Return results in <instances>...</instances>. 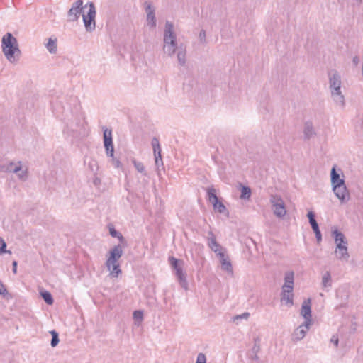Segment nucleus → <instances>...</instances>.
Listing matches in <instances>:
<instances>
[{
	"mask_svg": "<svg viewBox=\"0 0 363 363\" xmlns=\"http://www.w3.org/2000/svg\"><path fill=\"white\" fill-rule=\"evenodd\" d=\"M217 256L220 259L221 269L232 275L233 274V266L228 256L224 252H219Z\"/></svg>",
	"mask_w": 363,
	"mask_h": 363,
	"instance_id": "15",
	"label": "nucleus"
},
{
	"mask_svg": "<svg viewBox=\"0 0 363 363\" xmlns=\"http://www.w3.org/2000/svg\"><path fill=\"white\" fill-rule=\"evenodd\" d=\"M145 10L147 13V26L150 28L156 27L157 21L155 17V9L149 1H145L144 3Z\"/></svg>",
	"mask_w": 363,
	"mask_h": 363,
	"instance_id": "10",
	"label": "nucleus"
},
{
	"mask_svg": "<svg viewBox=\"0 0 363 363\" xmlns=\"http://www.w3.org/2000/svg\"><path fill=\"white\" fill-rule=\"evenodd\" d=\"M40 296L47 304L52 305L53 303V298L49 291L46 290L40 291Z\"/></svg>",
	"mask_w": 363,
	"mask_h": 363,
	"instance_id": "30",
	"label": "nucleus"
},
{
	"mask_svg": "<svg viewBox=\"0 0 363 363\" xmlns=\"http://www.w3.org/2000/svg\"><path fill=\"white\" fill-rule=\"evenodd\" d=\"M106 267L108 270L110 272V275L112 277H118L120 274H121V270L120 269V264L118 262L112 264L106 263Z\"/></svg>",
	"mask_w": 363,
	"mask_h": 363,
	"instance_id": "22",
	"label": "nucleus"
},
{
	"mask_svg": "<svg viewBox=\"0 0 363 363\" xmlns=\"http://www.w3.org/2000/svg\"><path fill=\"white\" fill-rule=\"evenodd\" d=\"M294 273L292 271H288L285 273L284 284L282 286V290L286 289L289 291H293L294 289Z\"/></svg>",
	"mask_w": 363,
	"mask_h": 363,
	"instance_id": "18",
	"label": "nucleus"
},
{
	"mask_svg": "<svg viewBox=\"0 0 363 363\" xmlns=\"http://www.w3.org/2000/svg\"><path fill=\"white\" fill-rule=\"evenodd\" d=\"M311 325V323L304 322L302 325H299L294 331L292 334V339L296 341L302 340L308 331Z\"/></svg>",
	"mask_w": 363,
	"mask_h": 363,
	"instance_id": "13",
	"label": "nucleus"
},
{
	"mask_svg": "<svg viewBox=\"0 0 363 363\" xmlns=\"http://www.w3.org/2000/svg\"><path fill=\"white\" fill-rule=\"evenodd\" d=\"M301 315L305 319L304 322L312 323L311 299L304 300L301 306Z\"/></svg>",
	"mask_w": 363,
	"mask_h": 363,
	"instance_id": "14",
	"label": "nucleus"
},
{
	"mask_svg": "<svg viewBox=\"0 0 363 363\" xmlns=\"http://www.w3.org/2000/svg\"><path fill=\"white\" fill-rule=\"evenodd\" d=\"M103 138L104 145L107 156L112 158L113 164L116 167H120L121 166V162L119 161V160L114 157V148L113 145L112 130L111 129L106 128L104 130Z\"/></svg>",
	"mask_w": 363,
	"mask_h": 363,
	"instance_id": "6",
	"label": "nucleus"
},
{
	"mask_svg": "<svg viewBox=\"0 0 363 363\" xmlns=\"http://www.w3.org/2000/svg\"><path fill=\"white\" fill-rule=\"evenodd\" d=\"M18 164V165H16L14 162H10L6 165L1 166L0 170L7 172L18 173L21 170V162H19Z\"/></svg>",
	"mask_w": 363,
	"mask_h": 363,
	"instance_id": "20",
	"label": "nucleus"
},
{
	"mask_svg": "<svg viewBox=\"0 0 363 363\" xmlns=\"http://www.w3.org/2000/svg\"><path fill=\"white\" fill-rule=\"evenodd\" d=\"M45 47L50 53L55 54L57 50V39L56 38L52 39V38H50L48 39L47 44L45 45Z\"/></svg>",
	"mask_w": 363,
	"mask_h": 363,
	"instance_id": "25",
	"label": "nucleus"
},
{
	"mask_svg": "<svg viewBox=\"0 0 363 363\" xmlns=\"http://www.w3.org/2000/svg\"><path fill=\"white\" fill-rule=\"evenodd\" d=\"M169 262L171 267L175 271V275L180 284V286L185 290L188 289L189 284L186 280V274L183 272L182 266L180 263L183 264V261L178 259L174 257H169Z\"/></svg>",
	"mask_w": 363,
	"mask_h": 363,
	"instance_id": "7",
	"label": "nucleus"
},
{
	"mask_svg": "<svg viewBox=\"0 0 363 363\" xmlns=\"http://www.w3.org/2000/svg\"><path fill=\"white\" fill-rule=\"evenodd\" d=\"M251 189L249 186H241V194L240 199H249L251 196Z\"/></svg>",
	"mask_w": 363,
	"mask_h": 363,
	"instance_id": "31",
	"label": "nucleus"
},
{
	"mask_svg": "<svg viewBox=\"0 0 363 363\" xmlns=\"http://www.w3.org/2000/svg\"><path fill=\"white\" fill-rule=\"evenodd\" d=\"M360 1H362V0H360Z\"/></svg>",
	"mask_w": 363,
	"mask_h": 363,
	"instance_id": "47",
	"label": "nucleus"
},
{
	"mask_svg": "<svg viewBox=\"0 0 363 363\" xmlns=\"http://www.w3.org/2000/svg\"><path fill=\"white\" fill-rule=\"evenodd\" d=\"M332 235L336 245H338V243H340V245L348 244L345 235L337 228L332 231Z\"/></svg>",
	"mask_w": 363,
	"mask_h": 363,
	"instance_id": "19",
	"label": "nucleus"
},
{
	"mask_svg": "<svg viewBox=\"0 0 363 363\" xmlns=\"http://www.w3.org/2000/svg\"><path fill=\"white\" fill-rule=\"evenodd\" d=\"M315 235L317 242L319 244L322 241V234L320 229L317 231H313Z\"/></svg>",
	"mask_w": 363,
	"mask_h": 363,
	"instance_id": "41",
	"label": "nucleus"
},
{
	"mask_svg": "<svg viewBox=\"0 0 363 363\" xmlns=\"http://www.w3.org/2000/svg\"><path fill=\"white\" fill-rule=\"evenodd\" d=\"M17 265H18V263L16 260L13 261L12 262V271L13 272V274H16L17 273Z\"/></svg>",
	"mask_w": 363,
	"mask_h": 363,
	"instance_id": "45",
	"label": "nucleus"
},
{
	"mask_svg": "<svg viewBox=\"0 0 363 363\" xmlns=\"http://www.w3.org/2000/svg\"><path fill=\"white\" fill-rule=\"evenodd\" d=\"M207 199L212 203L215 211L219 213H223L226 216L229 215V212L225 206L219 200L216 195V190L213 186L207 188Z\"/></svg>",
	"mask_w": 363,
	"mask_h": 363,
	"instance_id": "8",
	"label": "nucleus"
},
{
	"mask_svg": "<svg viewBox=\"0 0 363 363\" xmlns=\"http://www.w3.org/2000/svg\"><path fill=\"white\" fill-rule=\"evenodd\" d=\"M249 317H250V313L248 312H245L241 315H235L233 318V320L235 322V321H238V320H242V319L247 320V319H248Z\"/></svg>",
	"mask_w": 363,
	"mask_h": 363,
	"instance_id": "37",
	"label": "nucleus"
},
{
	"mask_svg": "<svg viewBox=\"0 0 363 363\" xmlns=\"http://www.w3.org/2000/svg\"><path fill=\"white\" fill-rule=\"evenodd\" d=\"M109 257L106 259V263L107 264H113L118 262V259L123 255V249L120 245L114 246L109 252Z\"/></svg>",
	"mask_w": 363,
	"mask_h": 363,
	"instance_id": "11",
	"label": "nucleus"
},
{
	"mask_svg": "<svg viewBox=\"0 0 363 363\" xmlns=\"http://www.w3.org/2000/svg\"><path fill=\"white\" fill-rule=\"evenodd\" d=\"M152 145L153 148V152L155 155V165L157 168L160 165H163V162L161 156V148L159 140L154 137L152 140Z\"/></svg>",
	"mask_w": 363,
	"mask_h": 363,
	"instance_id": "12",
	"label": "nucleus"
},
{
	"mask_svg": "<svg viewBox=\"0 0 363 363\" xmlns=\"http://www.w3.org/2000/svg\"><path fill=\"white\" fill-rule=\"evenodd\" d=\"M206 31L204 30H201L199 35V38L201 43H206Z\"/></svg>",
	"mask_w": 363,
	"mask_h": 363,
	"instance_id": "40",
	"label": "nucleus"
},
{
	"mask_svg": "<svg viewBox=\"0 0 363 363\" xmlns=\"http://www.w3.org/2000/svg\"><path fill=\"white\" fill-rule=\"evenodd\" d=\"M196 363H206V357L203 353H199Z\"/></svg>",
	"mask_w": 363,
	"mask_h": 363,
	"instance_id": "38",
	"label": "nucleus"
},
{
	"mask_svg": "<svg viewBox=\"0 0 363 363\" xmlns=\"http://www.w3.org/2000/svg\"><path fill=\"white\" fill-rule=\"evenodd\" d=\"M270 203L274 214L279 218L284 217L286 213L284 202L279 195H271Z\"/></svg>",
	"mask_w": 363,
	"mask_h": 363,
	"instance_id": "9",
	"label": "nucleus"
},
{
	"mask_svg": "<svg viewBox=\"0 0 363 363\" xmlns=\"http://www.w3.org/2000/svg\"><path fill=\"white\" fill-rule=\"evenodd\" d=\"M17 174L18 177L20 180L25 182L28 178V172L27 170H21Z\"/></svg>",
	"mask_w": 363,
	"mask_h": 363,
	"instance_id": "36",
	"label": "nucleus"
},
{
	"mask_svg": "<svg viewBox=\"0 0 363 363\" xmlns=\"http://www.w3.org/2000/svg\"><path fill=\"white\" fill-rule=\"evenodd\" d=\"M2 52L6 58L11 63L18 61L21 52L17 39L11 33H6L1 40Z\"/></svg>",
	"mask_w": 363,
	"mask_h": 363,
	"instance_id": "2",
	"label": "nucleus"
},
{
	"mask_svg": "<svg viewBox=\"0 0 363 363\" xmlns=\"http://www.w3.org/2000/svg\"><path fill=\"white\" fill-rule=\"evenodd\" d=\"M82 125V122L80 120H79L77 123H76V125L75 126H74L72 124H71L69 125V128H71L72 131L73 132H76L78 130V128L79 127H81Z\"/></svg>",
	"mask_w": 363,
	"mask_h": 363,
	"instance_id": "39",
	"label": "nucleus"
},
{
	"mask_svg": "<svg viewBox=\"0 0 363 363\" xmlns=\"http://www.w3.org/2000/svg\"><path fill=\"white\" fill-rule=\"evenodd\" d=\"M304 138L306 140L310 139L311 137L315 135V131L313 130V124L311 122H306L304 125L303 130Z\"/></svg>",
	"mask_w": 363,
	"mask_h": 363,
	"instance_id": "23",
	"label": "nucleus"
},
{
	"mask_svg": "<svg viewBox=\"0 0 363 363\" xmlns=\"http://www.w3.org/2000/svg\"><path fill=\"white\" fill-rule=\"evenodd\" d=\"M330 182L333 191L341 203L347 202L350 199V192L345 185V179L340 178V174L337 172L335 165L330 171Z\"/></svg>",
	"mask_w": 363,
	"mask_h": 363,
	"instance_id": "3",
	"label": "nucleus"
},
{
	"mask_svg": "<svg viewBox=\"0 0 363 363\" xmlns=\"http://www.w3.org/2000/svg\"><path fill=\"white\" fill-rule=\"evenodd\" d=\"M330 342L335 345V346L337 347L338 346L339 340L337 336L333 335L330 338Z\"/></svg>",
	"mask_w": 363,
	"mask_h": 363,
	"instance_id": "44",
	"label": "nucleus"
},
{
	"mask_svg": "<svg viewBox=\"0 0 363 363\" xmlns=\"http://www.w3.org/2000/svg\"><path fill=\"white\" fill-rule=\"evenodd\" d=\"M177 60L180 65L183 66L186 63V50L180 46L177 52Z\"/></svg>",
	"mask_w": 363,
	"mask_h": 363,
	"instance_id": "28",
	"label": "nucleus"
},
{
	"mask_svg": "<svg viewBox=\"0 0 363 363\" xmlns=\"http://www.w3.org/2000/svg\"><path fill=\"white\" fill-rule=\"evenodd\" d=\"M309 222L315 220V215L313 211H308L307 214Z\"/></svg>",
	"mask_w": 363,
	"mask_h": 363,
	"instance_id": "43",
	"label": "nucleus"
},
{
	"mask_svg": "<svg viewBox=\"0 0 363 363\" xmlns=\"http://www.w3.org/2000/svg\"><path fill=\"white\" fill-rule=\"evenodd\" d=\"M108 229H109V233L113 238H117L118 239L119 242L122 244L125 242V240L124 237L123 236V235L120 232L116 230L113 225H109Z\"/></svg>",
	"mask_w": 363,
	"mask_h": 363,
	"instance_id": "26",
	"label": "nucleus"
},
{
	"mask_svg": "<svg viewBox=\"0 0 363 363\" xmlns=\"http://www.w3.org/2000/svg\"><path fill=\"white\" fill-rule=\"evenodd\" d=\"M329 87L331 97L335 104L343 108L345 106V96L341 91V76L336 70H332L328 73Z\"/></svg>",
	"mask_w": 363,
	"mask_h": 363,
	"instance_id": "4",
	"label": "nucleus"
},
{
	"mask_svg": "<svg viewBox=\"0 0 363 363\" xmlns=\"http://www.w3.org/2000/svg\"><path fill=\"white\" fill-rule=\"evenodd\" d=\"M87 7L89 8L87 13L82 14L83 22L86 30L87 32H91L95 30L96 28V8L93 2L89 1L84 6H83L82 0H77L74 1L67 12V16L69 21H76L82 14L83 9Z\"/></svg>",
	"mask_w": 363,
	"mask_h": 363,
	"instance_id": "1",
	"label": "nucleus"
},
{
	"mask_svg": "<svg viewBox=\"0 0 363 363\" xmlns=\"http://www.w3.org/2000/svg\"><path fill=\"white\" fill-rule=\"evenodd\" d=\"M209 237L208 238V246L213 250L216 255H218L219 252H223L222 246L216 241L215 235L213 232L210 231L208 233Z\"/></svg>",
	"mask_w": 363,
	"mask_h": 363,
	"instance_id": "17",
	"label": "nucleus"
},
{
	"mask_svg": "<svg viewBox=\"0 0 363 363\" xmlns=\"http://www.w3.org/2000/svg\"><path fill=\"white\" fill-rule=\"evenodd\" d=\"M50 334L52 335L50 345L52 347H55L58 345L60 342L59 335L58 333L55 330L50 331Z\"/></svg>",
	"mask_w": 363,
	"mask_h": 363,
	"instance_id": "33",
	"label": "nucleus"
},
{
	"mask_svg": "<svg viewBox=\"0 0 363 363\" xmlns=\"http://www.w3.org/2000/svg\"><path fill=\"white\" fill-rule=\"evenodd\" d=\"M0 295L2 296L6 299H10L12 298V295L9 294L6 289V286L0 280Z\"/></svg>",
	"mask_w": 363,
	"mask_h": 363,
	"instance_id": "32",
	"label": "nucleus"
},
{
	"mask_svg": "<svg viewBox=\"0 0 363 363\" xmlns=\"http://www.w3.org/2000/svg\"><path fill=\"white\" fill-rule=\"evenodd\" d=\"M11 253L10 250H6V244L4 240L0 237V255L4 253Z\"/></svg>",
	"mask_w": 363,
	"mask_h": 363,
	"instance_id": "34",
	"label": "nucleus"
},
{
	"mask_svg": "<svg viewBox=\"0 0 363 363\" xmlns=\"http://www.w3.org/2000/svg\"><path fill=\"white\" fill-rule=\"evenodd\" d=\"M352 62L354 65H357L359 63V58L358 56H354L352 59Z\"/></svg>",
	"mask_w": 363,
	"mask_h": 363,
	"instance_id": "46",
	"label": "nucleus"
},
{
	"mask_svg": "<svg viewBox=\"0 0 363 363\" xmlns=\"http://www.w3.org/2000/svg\"><path fill=\"white\" fill-rule=\"evenodd\" d=\"M133 318L135 321L138 323H141L143 320V312L142 311L138 310L133 312Z\"/></svg>",
	"mask_w": 363,
	"mask_h": 363,
	"instance_id": "35",
	"label": "nucleus"
},
{
	"mask_svg": "<svg viewBox=\"0 0 363 363\" xmlns=\"http://www.w3.org/2000/svg\"><path fill=\"white\" fill-rule=\"evenodd\" d=\"M259 341L260 340H259V337H256L254 339V345L251 350V353L250 354V357L254 360L258 359L257 353L260 349Z\"/></svg>",
	"mask_w": 363,
	"mask_h": 363,
	"instance_id": "24",
	"label": "nucleus"
},
{
	"mask_svg": "<svg viewBox=\"0 0 363 363\" xmlns=\"http://www.w3.org/2000/svg\"><path fill=\"white\" fill-rule=\"evenodd\" d=\"M164 52L169 56H172L177 50L179 49L177 43V35L174 32V25L172 22L167 21L164 32Z\"/></svg>",
	"mask_w": 363,
	"mask_h": 363,
	"instance_id": "5",
	"label": "nucleus"
},
{
	"mask_svg": "<svg viewBox=\"0 0 363 363\" xmlns=\"http://www.w3.org/2000/svg\"><path fill=\"white\" fill-rule=\"evenodd\" d=\"M309 223H310L313 231H317L319 230V226H318V224L316 220L314 221H311V222H309Z\"/></svg>",
	"mask_w": 363,
	"mask_h": 363,
	"instance_id": "42",
	"label": "nucleus"
},
{
	"mask_svg": "<svg viewBox=\"0 0 363 363\" xmlns=\"http://www.w3.org/2000/svg\"><path fill=\"white\" fill-rule=\"evenodd\" d=\"M293 291L284 289L281 294V301L286 305L291 306L293 305Z\"/></svg>",
	"mask_w": 363,
	"mask_h": 363,
	"instance_id": "21",
	"label": "nucleus"
},
{
	"mask_svg": "<svg viewBox=\"0 0 363 363\" xmlns=\"http://www.w3.org/2000/svg\"><path fill=\"white\" fill-rule=\"evenodd\" d=\"M322 285L323 288H328L331 286V275L330 272L327 271L323 275Z\"/></svg>",
	"mask_w": 363,
	"mask_h": 363,
	"instance_id": "29",
	"label": "nucleus"
},
{
	"mask_svg": "<svg viewBox=\"0 0 363 363\" xmlns=\"http://www.w3.org/2000/svg\"><path fill=\"white\" fill-rule=\"evenodd\" d=\"M335 253L337 256V258L341 260L347 261L350 257V255L348 253L347 244L338 243L337 245Z\"/></svg>",
	"mask_w": 363,
	"mask_h": 363,
	"instance_id": "16",
	"label": "nucleus"
},
{
	"mask_svg": "<svg viewBox=\"0 0 363 363\" xmlns=\"http://www.w3.org/2000/svg\"><path fill=\"white\" fill-rule=\"evenodd\" d=\"M132 163L133 164L135 168L138 172L141 173L144 176L147 175L145 167L142 162L137 161L135 159H133Z\"/></svg>",
	"mask_w": 363,
	"mask_h": 363,
	"instance_id": "27",
	"label": "nucleus"
}]
</instances>
